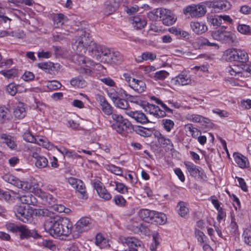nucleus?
I'll return each instance as SVG.
<instances>
[{"label": "nucleus", "instance_id": "nucleus-3", "mask_svg": "<svg viewBox=\"0 0 251 251\" xmlns=\"http://www.w3.org/2000/svg\"><path fill=\"white\" fill-rule=\"evenodd\" d=\"M92 42V38L89 32L83 29L77 31L75 42L73 43V49L81 53H85L88 47Z\"/></svg>", "mask_w": 251, "mask_h": 251}, {"label": "nucleus", "instance_id": "nucleus-62", "mask_svg": "<svg viewBox=\"0 0 251 251\" xmlns=\"http://www.w3.org/2000/svg\"><path fill=\"white\" fill-rule=\"evenodd\" d=\"M242 237L243 238L244 242L247 245H250L251 243V230L250 229H246L243 233Z\"/></svg>", "mask_w": 251, "mask_h": 251}, {"label": "nucleus", "instance_id": "nucleus-56", "mask_svg": "<svg viewBox=\"0 0 251 251\" xmlns=\"http://www.w3.org/2000/svg\"><path fill=\"white\" fill-rule=\"evenodd\" d=\"M114 190L122 194H126L128 193V188L124 183L117 182Z\"/></svg>", "mask_w": 251, "mask_h": 251}, {"label": "nucleus", "instance_id": "nucleus-33", "mask_svg": "<svg viewBox=\"0 0 251 251\" xmlns=\"http://www.w3.org/2000/svg\"><path fill=\"white\" fill-rule=\"evenodd\" d=\"M176 209L178 215L182 218H186L189 214V209L187 204L184 201H179L178 202Z\"/></svg>", "mask_w": 251, "mask_h": 251}, {"label": "nucleus", "instance_id": "nucleus-5", "mask_svg": "<svg viewBox=\"0 0 251 251\" xmlns=\"http://www.w3.org/2000/svg\"><path fill=\"white\" fill-rule=\"evenodd\" d=\"M208 5V1L201 2L197 4H190L183 8V13L192 18H199L205 14L207 11L206 7Z\"/></svg>", "mask_w": 251, "mask_h": 251}, {"label": "nucleus", "instance_id": "nucleus-21", "mask_svg": "<svg viewBox=\"0 0 251 251\" xmlns=\"http://www.w3.org/2000/svg\"><path fill=\"white\" fill-rule=\"evenodd\" d=\"M209 6L218 11H226L231 7L230 3L226 0H219L210 2Z\"/></svg>", "mask_w": 251, "mask_h": 251}, {"label": "nucleus", "instance_id": "nucleus-15", "mask_svg": "<svg viewBox=\"0 0 251 251\" xmlns=\"http://www.w3.org/2000/svg\"><path fill=\"white\" fill-rule=\"evenodd\" d=\"M93 186L96 190L100 198L105 201H109L112 199V195L106 189L103 183L98 179L93 181Z\"/></svg>", "mask_w": 251, "mask_h": 251}, {"label": "nucleus", "instance_id": "nucleus-40", "mask_svg": "<svg viewBox=\"0 0 251 251\" xmlns=\"http://www.w3.org/2000/svg\"><path fill=\"white\" fill-rule=\"evenodd\" d=\"M158 142L163 147H167L168 150L172 151L174 149L173 144L168 138H166L161 134L159 133L157 136Z\"/></svg>", "mask_w": 251, "mask_h": 251}, {"label": "nucleus", "instance_id": "nucleus-10", "mask_svg": "<svg viewBox=\"0 0 251 251\" xmlns=\"http://www.w3.org/2000/svg\"><path fill=\"white\" fill-rule=\"evenodd\" d=\"M184 165L190 176L197 180L202 181H207V176L203 169L201 167L190 161L184 162Z\"/></svg>", "mask_w": 251, "mask_h": 251}, {"label": "nucleus", "instance_id": "nucleus-8", "mask_svg": "<svg viewBox=\"0 0 251 251\" xmlns=\"http://www.w3.org/2000/svg\"><path fill=\"white\" fill-rule=\"evenodd\" d=\"M121 78L135 92L141 93L146 90V85L145 82L142 80L132 77L128 73H123Z\"/></svg>", "mask_w": 251, "mask_h": 251}, {"label": "nucleus", "instance_id": "nucleus-12", "mask_svg": "<svg viewBox=\"0 0 251 251\" xmlns=\"http://www.w3.org/2000/svg\"><path fill=\"white\" fill-rule=\"evenodd\" d=\"M23 136L26 142L37 144L45 149H51L52 147V145L49 142L46 137L39 136H34L29 131H25Z\"/></svg>", "mask_w": 251, "mask_h": 251}, {"label": "nucleus", "instance_id": "nucleus-48", "mask_svg": "<svg viewBox=\"0 0 251 251\" xmlns=\"http://www.w3.org/2000/svg\"><path fill=\"white\" fill-rule=\"evenodd\" d=\"M161 125L164 130L169 132L174 127L175 123L171 119H164L162 120Z\"/></svg>", "mask_w": 251, "mask_h": 251}, {"label": "nucleus", "instance_id": "nucleus-49", "mask_svg": "<svg viewBox=\"0 0 251 251\" xmlns=\"http://www.w3.org/2000/svg\"><path fill=\"white\" fill-rule=\"evenodd\" d=\"M207 19L208 22L214 26H219L223 24L220 15H211Z\"/></svg>", "mask_w": 251, "mask_h": 251}, {"label": "nucleus", "instance_id": "nucleus-41", "mask_svg": "<svg viewBox=\"0 0 251 251\" xmlns=\"http://www.w3.org/2000/svg\"><path fill=\"white\" fill-rule=\"evenodd\" d=\"M16 193L13 191L0 190V197L7 201H12L16 200Z\"/></svg>", "mask_w": 251, "mask_h": 251}, {"label": "nucleus", "instance_id": "nucleus-46", "mask_svg": "<svg viewBox=\"0 0 251 251\" xmlns=\"http://www.w3.org/2000/svg\"><path fill=\"white\" fill-rule=\"evenodd\" d=\"M123 56L121 54L116 51H113L109 57V59L112 63L114 64H119L123 61Z\"/></svg>", "mask_w": 251, "mask_h": 251}, {"label": "nucleus", "instance_id": "nucleus-64", "mask_svg": "<svg viewBox=\"0 0 251 251\" xmlns=\"http://www.w3.org/2000/svg\"><path fill=\"white\" fill-rule=\"evenodd\" d=\"M159 244L157 235H153V240L150 246V249L151 251H156L157 247Z\"/></svg>", "mask_w": 251, "mask_h": 251}, {"label": "nucleus", "instance_id": "nucleus-7", "mask_svg": "<svg viewBox=\"0 0 251 251\" xmlns=\"http://www.w3.org/2000/svg\"><path fill=\"white\" fill-rule=\"evenodd\" d=\"M223 57L228 62H246L249 59L248 54L245 50L236 48H231L226 50L224 52Z\"/></svg>", "mask_w": 251, "mask_h": 251}, {"label": "nucleus", "instance_id": "nucleus-26", "mask_svg": "<svg viewBox=\"0 0 251 251\" xmlns=\"http://www.w3.org/2000/svg\"><path fill=\"white\" fill-rule=\"evenodd\" d=\"M13 114L15 118L19 119H23L25 116V105L23 102H19L16 103Z\"/></svg>", "mask_w": 251, "mask_h": 251}, {"label": "nucleus", "instance_id": "nucleus-38", "mask_svg": "<svg viewBox=\"0 0 251 251\" xmlns=\"http://www.w3.org/2000/svg\"><path fill=\"white\" fill-rule=\"evenodd\" d=\"M154 215L152 224L157 225H163L165 224L167 221V217L165 214L154 211Z\"/></svg>", "mask_w": 251, "mask_h": 251}, {"label": "nucleus", "instance_id": "nucleus-25", "mask_svg": "<svg viewBox=\"0 0 251 251\" xmlns=\"http://www.w3.org/2000/svg\"><path fill=\"white\" fill-rule=\"evenodd\" d=\"M101 48V45L92 42L88 47V54L98 59L100 57Z\"/></svg>", "mask_w": 251, "mask_h": 251}, {"label": "nucleus", "instance_id": "nucleus-16", "mask_svg": "<svg viewBox=\"0 0 251 251\" xmlns=\"http://www.w3.org/2000/svg\"><path fill=\"white\" fill-rule=\"evenodd\" d=\"M142 104V108L147 113L152 115L156 118H161L166 115V112L164 110H161L157 105L149 103L146 101L144 104Z\"/></svg>", "mask_w": 251, "mask_h": 251}, {"label": "nucleus", "instance_id": "nucleus-44", "mask_svg": "<svg viewBox=\"0 0 251 251\" xmlns=\"http://www.w3.org/2000/svg\"><path fill=\"white\" fill-rule=\"evenodd\" d=\"M77 188L76 190L79 194V198L83 200H86L88 198V194L85 184L81 180L77 181Z\"/></svg>", "mask_w": 251, "mask_h": 251}, {"label": "nucleus", "instance_id": "nucleus-34", "mask_svg": "<svg viewBox=\"0 0 251 251\" xmlns=\"http://www.w3.org/2000/svg\"><path fill=\"white\" fill-rule=\"evenodd\" d=\"M95 244L101 249L107 248L110 246L108 240L100 233L97 234L96 235Z\"/></svg>", "mask_w": 251, "mask_h": 251}, {"label": "nucleus", "instance_id": "nucleus-51", "mask_svg": "<svg viewBox=\"0 0 251 251\" xmlns=\"http://www.w3.org/2000/svg\"><path fill=\"white\" fill-rule=\"evenodd\" d=\"M0 74L7 78H12L17 76L18 71L15 69H11L6 71H0Z\"/></svg>", "mask_w": 251, "mask_h": 251}, {"label": "nucleus", "instance_id": "nucleus-6", "mask_svg": "<svg viewBox=\"0 0 251 251\" xmlns=\"http://www.w3.org/2000/svg\"><path fill=\"white\" fill-rule=\"evenodd\" d=\"M149 15L150 17L151 15H153L154 16V20H160L162 21L163 24L167 26L172 25L176 21V19L174 18L172 12L170 10L163 8L156 9L151 12Z\"/></svg>", "mask_w": 251, "mask_h": 251}, {"label": "nucleus", "instance_id": "nucleus-24", "mask_svg": "<svg viewBox=\"0 0 251 251\" xmlns=\"http://www.w3.org/2000/svg\"><path fill=\"white\" fill-rule=\"evenodd\" d=\"M234 160L237 165L241 168H245L249 166L248 158L239 152H234L233 154Z\"/></svg>", "mask_w": 251, "mask_h": 251}, {"label": "nucleus", "instance_id": "nucleus-17", "mask_svg": "<svg viewBox=\"0 0 251 251\" xmlns=\"http://www.w3.org/2000/svg\"><path fill=\"white\" fill-rule=\"evenodd\" d=\"M92 226V220L87 217H82L75 224V228L78 233L87 231Z\"/></svg>", "mask_w": 251, "mask_h": 251}, {"label": "nucleus", "instance_id": "nucleus-36", "mask_svg": "<svg viewBox=\"0 0 251 251\" xmlns=\"http://www.w3.org/2000/svg\"><path fill=\"white\" fill-rule=\"evenodd\" d=\"M103 167L107 171L110 172L115 175L119 176H122L123 175V170L120 167L110 163H108L103 164Z\"/></svg>", "mask_w": 251, "mask_h": 251}, {"label": "nucleus", "instance_id": "nucleus-1", "mask_svg": "<svg viewBox=\"0 0 251 251\" xmlns=\"http://www.w3.org/2000/svg\"><path fill=\"white\" fill-rule=\"evenodd\" d=\"M50 218L46 220L45 228L54 238L65 240L72 233L73 225L66 218H61L49 213Z\"/></svg>", "mask_w": 251, "mask_h": 251}, {"label": "nucleus", "instance_id": "nucleus-47", "mask_svg": "<svg viewBox=\"0 0 251 251\" xmlns=\"http://www.w3.org/2000/svg\"><path fill=\"white\" fill-rule=\"evenodd\" d=\"M115 106L118 108H120L126 111L128 110L127 108L129 107L128 101L125 99L118 98L113 102Z\"/></svg>", "mask_w": 251, "mask_h": 251}, {"label": "nucleus", "instance_id": "nucleus-54", "mask_svg": "<svg viewBox=\"0 0 251 251\" xmlns=\"http://www.w3.org/2000/svg\"><path fill=\"white\" fill-rule=\"evenodd\" d=\"M5 227L8 231L13 233H16L19 232L21 227V225L19 226L14 223H8L6 224Z\"/></svg>", "mask_w": 251, "mask_h": 251}, {"label": "nucleus", "instance_id": "nucleus-29", "mask_svg": "<svg viewBox=\"0 0 251 251\" xmlns=\"http://www.w3.org/2000/svg\"><path fill=\"white\" fill-rule=\"evenodd\" d=\"M156 58V55L155 53L146 51L142 53L141 55L138 56L135 58V60L138 63H141L144 61H154Z\"/></svg>", "mask_w": 251, "mask_h": 251}, {"label": "nucleus", "instance_id": "nucleus-22", "mask_svg": "<svg viewBox=\"0 0 251 251\" xmlns=\"http://www.w3.org/2000/svg\"><path fill=\"white\" fill-rule=\"evenodd\" d=\"M16 200H18L22 203L27 205H35L36 201V198L31 194L21 195L16 193Z\"/></svg>", "mask_w": 251, "mask_h": 251}, {"label": "nucleus", "instance_id": "nucleus-27", "mask_svg": "<svg viewBox=\"0 0 251 251\" xmlns=\"http://www.w3.org/2000/svg\"><path fill=\"white\" fill-rule=\"evenodd\" d=\"M154 211L148 209H142L138 212V215L143 220L148 223H152Z\"/></svg>", "mask_w": 251, "mask_h": 251}, {"label": "nucleus", "instance_id": "nucleus-35", "mask_svg": "<svg viewBox=\"0 0 251 251\" xmlns=\"http://www.w3.org/2000/svg\"><path fill=\"white\" fill-rule=\"evenodd\" d=\"M33 157L36 159L35 166L38 168H44L48 165V160L45 156L38 155L36 153L33 154Z\"/></svg>", "mask_w": 251, "mask_h": 251}, {"label": "nucleus", "instance_id": "nucleus-13", "mask_svg": "<svg viewBox=\"0 0 251 251\" xmlns=\"http://www.w3.org/2000/svg\"><path fill=\"white\" fill-rule=\"evenodd\" d=\"M212 36L215 40L224 43L232 44L236 41L235 34L225 30H218L212 33Z\"/></svg>", "mask_w": 251, "mask_h": 251}, {"label": "nucleus", "instance_id": "nucleus-39", "mask_svg": "<svg viewBox=\"0 0 251 251\" xmlns=\"http://www.w3.org/2000/svg\"><path fill=\"white\" fill-rule=\"evenodd\" d=\"M71 85L75 88H82L86 86V82L81 76L73 78L70 80Z\"/></svg>", "mask_w": 251, "mask_h": 251}, {"label": "nucleus", "instance_id": "nucleus-31", "mask_svg": "<svg viewBox=\"0 0 251 251\" xmlns=\"http://www.w3.org/2000/svg\"><path fill=\"white\" fill-rule=\"evenodd\" d=\"M0 137L1 139L3 140V143H5L9 149L12 150L17 149V144L14 138L10 135L2 134L0 135Z\"/></svg>", "mask_w": 251, "mask_h": 251}, {"label": "nucleus", "instance_id": "nucleus-50", "mask_svg": "<svg viewBox=\"0 0 251 251\" xmlns=\"http://www.w3.org/2000/svg\"><path fill=\"white\" fill-rule=\"evenodd\" d=\"M113 201L115 204L118 207H124L127 204L126 199L121 195H117L114 197Z\"/></svg>", "mask_w": 251, "mask_h": 251}, {"label": "nucleus", "instance_id": "nucleus-14", "mask_svg": "<svg viewBox=\"0 0 251 251\" xmlns=\"http://www.w3.org/2000/svg\"><path fill=\"white\" fill-rule=\"evenodd\" d=\"M13 211L19 220L24 223L31 222L32 214L29 208H26L25 206L17 204L14 206Z\"/></svg>", "mask_w": 251, "mask_h": 251}, {"label": "nucleus", "instance_id": "nucleus-9", "mask_svg": "<svg viewBox=\"0 0 251 251\" xmlns=\"http://www.w3.org/2000/svg\"><path fill=\"white\" fill-rule=\"evenodd\" d=\"M120 240L124 246L128 248L125 251H146L143 242L133 236L122 237Z\"/></svg>", "mask_w": 251, "mask_h": 251}, {"label": "nucleus", "instance_id": "nucleus-32", "mask_svg": "<svg viewBox=\"0 0 251 251\" xmlns=\"http://www.w3.org/2000/svg\"><path fill=\"white\" fill-rule=\"evenodd\" d=\"M185 118L187 120L193 123H208V119L200 115L196 114L188 113L186 116Z\"/></svg>", "mask_w": 251, "mask_h": 251}, {"label": "nucleus", "instance_id": "nucleus-59", "mask_svg": "<svg viewBox=\"0 0 251 251\" xmlns=\"http://www.w3.org/2000/svg\"><path fill=\"white\" fill-rule=\"evenodd\" d=\"M70 32L68 31L65 32H60L56 33V34L53 35L52 39L55 42L60 41L66 38V36L69 35Z\"/></svg>", "mask_w": 251, "mask_h": 251}, {"label": "nucleus", "instance_id": "nucleus-52", "mask_svg": "<svg viewBox=\"0 0 251 251\" xmlns=\"http://www.w3.org/2000/svg\"><path fill=\"white\" fill-rule=\"evenodd\" d=\"M85 53H81L78 50H76V55L74 57L75 62L79 65H82L85 63V57L84 56Z\"/></svg>", "mask_w": 251, "mask_h": 251}, {"label": "nucleus", "instance_id": "nucleus-18", "mask_svg": "<svg viewBox=\"0 0 251 251\" xmlns=\"http://www.w3.org/2000/svg\"><path fill=\"white\" fill-rule=\"evenodd\" d=\"M21 239H28L31 237L38 239L41 236L35 230H30L25 226L21 225L19 231Z\"/></svg>", "mask_w": 251, "mask_h": 251}, {"label": "nucleus", "instance_id": "nucleus-61", "mask_svg": "<svg viewBox=\"0 0 251 251\" xmlns=\"http://www.w3.org/2000/svg\"><path fill=\"white\" fill-rule=\"evenodd\" d=\"M57 151L60 152L63 156L68 158H73L74 152L67 150L63 147L57 148Z\"/></svg>", "mask_w": 251, "mask_h": 251}, {"label": "nucleus", "instance_id": "nucleus-19", "mask_svg": "<svg viewBox=\"0 0 251 251\" xmlns=\"http://www.w3.org/2000/svg\"><path fill=\"white\" fill-rule=\"evenodd\" d=\"M173 83L178 86L190 85L192 80L190 75L188 74H180L172 79Z\"/></svg>", "mask_w": 251, "mask_h": 251}, {"label": "nucleus", "instance_id": "nucleus-42", "mask_svg": "<svg viewBox=\"0 0 251 251\" xmlns=\"http://www.w3.org/2000/svg\"><path fill=\"white\" fill-rule=\"evenodd\" d=\"M132 21V24L136 29L143 28L147 25L146 21L144 17L141 16L134 17Z\"/></svg>", "mask_w": 251, "mask_h": 251}, {"label": "nucleus", "instance_id": "nucleus-57", "mask_svg": "<svg viewBox=\"0 0 251 251\" xmlns=\"http://www.w3.org/2000/svg\"><path fill=\"white\" fill-rule=\"evenodd\" d=\"M169 75L167 71L161 70L154 73V77L155 80H164Z\"/></svg>", "mask_w": 251, "mask_h": 251}, {"label": "nucleus", "instance_id": "nucleus-11", "mask_svg": "<svg viewBox=\"0 0 251 251\" xmlns=\"http://www.w3.org/2000/svg\"><path fill=\"white\" fill-rule=\"evenodd\" d=\"M226 72L231 76L238 78L239 75L249 76L251 69L250 65L242 64L240 66L234 65L228 66L226 68Z\"/></svg>", "mask_w": 251, "mask_h": 251}, {"label": "nucleus", "instance_id": "nucleus-53", "mask_svg": "<svg viewBox=\"0 0 251 251\" xmlns=\"http://www.w3.org/2000/svg\"><path fill=\"white\" fill-rule=\"evenodd\" d=\"M237 30L242 34L247 35L250 33L251 27L245 24H239L237 26Z\"/></svg>", "mask_w": 251, "mask_h": 251}, {"label": "nucleus", "instance_id": "nucleus-60", "mask_svg": "<svg viewBox=\"0 0 251 251\" xmlns=\"http://www.w3.org/2000/svg\"><path fill=\"white\" fill-rule=\"evenodd\" d=\"M116 9V7L111 4L105 3L103 9V13L105 15H109L113 13Z\"/></svg>", "mask_w": 251, "mask_h": 251}, {"label": "nucleus", "instance_id": "nucleus-63", "mask_svg": "<svg viewBox=\"0 0 251 251\" xmlns=\"http://www.w3.org/2000/svg\"><path fill=\"white\" fill-rule=\"evenodd\" d=\"M53 209L57 212L62 213L64 212L65 213H68L70 211V209L68 208H66L62 204H55L53 206Z\"/></svg>", "mask_w": 251, "mask_h": 251}, {"label": "nucleus", "instance_id": "nucleus-43", "mask_svg": "<svg viewBox=\"0 0 251 251\" xmlns=\"http://www.w3.org/2000/svg\"><path fill=\"white\" fill-rule=\"evenodd\" d=\"M68 20L67 18L63 14H58L53 18L54 25L55 27L59 28Z\"/></svg>", "mask_w": 251, "mask_h": 251}, {"label": "nucleus", "instance_id": "nucleus-23", "mask_svg": "<svg viewBox=\"0 0 251 251\" xmlns=\"http://www.w3.org/2000/svg\"><path fill=\"white\" fill-rule=\"evenodd\" d=\"M98 101L101 107L102 112L107 115H111L113 113V107L102 96H99Z\"/></svg>", "mask_w": 251, "mask_h": 251}, {"label": "nucleus", "instance_id": "nucleus-30", "mask_svg": "<svg viewBox=\"0 0 251 251\" xmlns=\"http://www.w3.org/2000/svg\"><path fill=\"white\" fill-rule=\"evenodd\" d=\"M142 224L137 218H133L129 220L127 225V228L134 232L141 231Z\"/></svg>", "mask_w": 251, "mask_h": 251}, {"label": "nucleus", "instance_id": "nucleus-58", "mask_svg": "<svg viewBox=\"0 0 251 251\" xmlns=\"http://www.w3.org/2000/svg\"><path fill=\"white\" fill-rule=\"evenodd\" d=\"M195 235L198 242L200 244H204L206 242L207 238L202 231L196 230Z\"/></svg>", "mask_w": 251, "mask_h": 251}, {"label": "nucleus", "instance_id": "nucleus-45", "mask_svg": "<svg viewBox=\"0 0 251 251\" xmlns=\"http://www.w3.org/2000/svg\"><path fill=\"white\" fill-rule=\"evenodd\" d=\"M38 67L46 73L50 74H51L54 70V65L50 62L39 63Z\"/></svg>", "mask_w": 251, "mask_h": 251}, {"label": "nucleus", "instance_id": "nucleus-28", "mask_svg": "<svg viewBox=\"0 0 251 251\" xmlns=\"http://www.w3.org/2000/svg\"><path fill=\"white\" fill-rule=\"evenodd\" d=\"M190 26L192 30L197 34L203 33L207 30V26L203 23L192 22Z\"/></svg>", "mask_w": 251, "mask_h": 251}, {"label": "nucleus", "instance_id": "nucleus-20", "mask_svg": "<svg viewBox=\"0 0 251 251\" xmlns=\"http://www.w3.org/2000/svg\"><path fill=\"white\" fill-rule=\"evenodd\" d=\"M126 115L133 119L136 122L142 124L148 123L149 121L145 114L140 111H126Z\"/></svg>", "mask_w": 251, "mask_h": 251}, {"label": "nucleus", "instance_id": "nucleus-4", "mask_svg": "<svg viewBox=\"0 0 251 251\" xmlns=\"http://www.w3.org/2000/svg\"><path fill=\"white\" fill-rule=\"evenodd\" d=\"M112 120L111 127L119 134L127 132L132 128L131 123L121 115L116 113L112 114Z\"/></svg>", "mask_w": 251, "mask_h": 251}, {"label": "nucleus", "instance_id": "nucleus-2", "mask_svg": "<svg viewBox=\"0 0 251 251\" xmlns=\"http://www.w3.org/2000/svg\"><path fill=\"white\" fill-rule=\"evenodd\" d=\"M3 179L8 183L20 188L25 192H31L36 196L46 201L50 205L55 201L54 198L51 195L43 192L39 188V182L35 178H31L28 181H21L14 176L6 175Z\"/></svg>", "mask_w": 251, "mask_h": 251}, {"label": "nucleus", "instance_id": "nucleus-37", "mask_svg": "<svg viewBox=\"0 0 251 251\" xmlns=\"http://www.w3.org/2000/svg\"><path fill=\"white\" fill-rule=\"evenodd\" d=\"M184 128L185 132H189L190 135L194 138H197L201 134V131L194 127L192 124H186Z\"/></svg>", "mask_w": 251, "mask_h": 251}, {"label": "nucleus", "instance_id": "nucleus-55", "mask_svg": "<svg viewBox=\"0 0 251 251\" xmlns=\"http://www.w3.org/2000/svg\"><path fill=\"white\" fill-rule=\"evenodd\" d=\"M62 85L57 80L49 81L47 83V87L50 90H55L60 89Z\"/></svg>", "mask_w": 251, "mask_h": 251}]
</instances>
